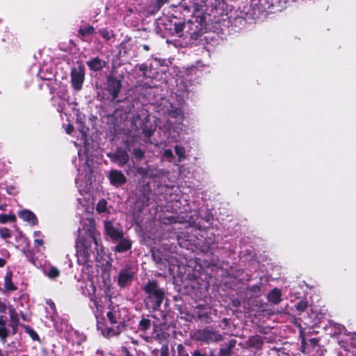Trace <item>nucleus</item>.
<instances>
[{"label":"nucleus","mask_w":356,"mask_h":356,"mask_svg":"<svg viewBox=\"0 0 356 356\" xmlns=\"http://www.w3.org/2000/svg\"><path fill=\"white\" fill-rule=\"evenodd\" d=\"M175 153L178 156V162H181L186 158V152L184 147L176 145L175 147Z\"/></svg>","instance_id":"obj_21"},{"label":"nucleus","mask_w":356,"mask_h":356,"mask_svg":"<svg viewBox=\"0 0 356 356\" xmlns=\"http://www.w3.org/2000/svg\"><path fill=\"white\" fill-rule=\"evenodd\" d=\"M44 274L50 279H56L60 275L59 270L54 266H49L43 270Z\"/></svg>","instance_id":"obj_17"},{"label":"nucleus","mask_w":356,"mask_h":356,"mask_svg":"<svg viewBox=\"0 0 356 356\" xmlns=\"http://www.w3.org/2000/svg\"><path fill=\"white\" fill-rule=\"evenodd\" d=\"M5 260L3 259L0 258V267H3L5 265Z\"/></svg>","instance_id":"obj_45"},{"label":"nucleus","mask_w":356,"mask_h":356,"mask_svg":"<svg viewBox=\"0 0 356 356\" xmlns=\"http://www.w3.org/2000/svg\"><path fill=\"white\" fill-rule=\"evenodd\" d=\"M121 88V82L117 79L110 76L107 79V90L111 95L113 99L118 97Z\"/></svg>","instance_id":"obj_12"},{"label":"nucleus","mask_w":356,"mask_h":356,"mask_svg":"<svg viewBox=\"0 0 356 356\" xmlns=\"http://www.w3.org/2000/svg\"><path fill=\"white\" fill-rule=\"evenodd\" d=\"M18 216L25 222L30 223L32 225L37 224V218L35 215L29 210L24 209L18 213Z\"/></svg>","instance_id":"obj_14"},{"label":"nucleus","mask_w":356,"mask_h":356,"mask_svg":"<svg viewBox=\"0 0 356 356\" xmlns=\"http://www.w3.org/2000/svg\"><path fill=\"white\" fill-rule=\"evenodd\" d=\"M95 33V29L92 26H87L83 28H81L79 31V33L83 37H86L88 35H90Z\"/></svg>","instance_id":"obj_22"},{"label":"nucleus","mask_w":356,"mask_h":356,"mask_svg":"<svg viewBox=\"0 0 356 356\" xmlns=\"http://www.w3.org/2000/svg\"><path fill=\"white\" fill-rule=\"evenodd\" d=\"M108 178L111 184L115 187L122 186L127 181V178L124 175L118 170H111L108 172Z\"/></svg>","instance_id":"obj_11"},{"label":"nucleus","mask_w":356,"mask_h":356,"mask_svg":"<svg viewBox=\"0 0 356 356\" xmlns=\"http://www.w3.org/2000/svg\"><path fill=\"white\" fill-rule=\"evenodd\" d=\"M147 68V66L146 65H142L140 67V70H145Z\"/></svg>","instance_id":"obj_49"},{"label":"nucleus","mask_w":356,"mask_h":356,"mask_svg":"<svg viewBox=\"0 0 356 356\" xmlns=\"http://www.w3.org/2000/svg\"><path fill=\"white\" fill-rule=\"evenodd\" d=\"M6 312V305L0 301V323H3L5 320V314Z\"/></svg>","instance_id":"obj_29"},{"label":"nucleus","mask_w":356,"mask_h":356,"mask_svg":"<svg viewBox=\"0 0 356 356\" xmlns=\"http://www.w3.org/2000/svg\"><path fill=\"white\" fill-rule=\"evenodd\" d=\"M168 115L171 118L176 120L175 125H172L171 121H168L164 126L165 134L168 140L171 143L178 142L180 138V134L183 131L184 125L181 121L184 119V114L180 108L172 107Z\"/></svg>","instance_id":"obj_4"},{"label":"nucleus","mask_w":356,"mask_h":356,"mask_svg":"<svg viewBox=\"0 0 356 356\" xmlns=\"http://www.w3.org/2000/svg\"><path fill=\"white\" fill-rule=\"evenodd\" d=\"M134 154L137 159H143L144 156V152L140 149H135L134 150Z\"/></svg>","instance_id":"obj_32"},{"label":"nucleus","mask_w":356,"mask_h":356,"mask_svg":"<svg viewBox=\"0 0 356 356\" xmlns=\"http://www.w3.org/2000/svg\"><path fill=\"white\" fill-rule=\"evenodd\" d=\"M16 216L14 214H0V222L6 224L8 221L15 222Z\"/></svg>","instance_id":"obj_23"},{"label":"nucleus","mask_w":356,"mask_h":356,"mask_svg":"<svg viewBox=\"0 0 356 356\" xmlns=\"http://www.w3.org/2000/svg\"><path fill=\"white\" fill-rule=\"evenodd\" d=\"M47 304L49 305L51 309H55V308H56L55 304L51 300H47Z\"/></svg>","instance_id":"obj_39"},{"label":"nucleus","mask_w":356,"mask_h":356,"mask_svg":"<svg viewBox=\"0 0 356 356\" xmlns=\"http://www.w3.org/2000/svg\"><path fill=\"white\" fill-rule=\"evenodd\" d=\"M41 233L40 232H34V243L35 246H42L44 243L43 239L40 237Z\"/></svg>","instance_id":"obj_26"},{"label":"nucleus","mask_w":356,"mask_h":356,"mask_svg":"<svg viewBox=\"0 0 356 356\" xmlns=\"http://www.w3.org/2000/svg\"><path fill=\"white\" fill-rule=\"evenodd\" d=\"M168 0H157V4L159 6H161L163 4L166 3Z\"/></svg>","instance_id":"obj_41"},{"label":"nucleus","mask_w":356,"mask_h":356,"mask_svg":"<svg viewBox=\"0 0 356 356\" xmlns=\"http://www.w3.org/2000/svg\"><path fill=\"white\" fill-rule=\"evenodd\" d=\"M135 270L131 267L122 269L119 273L118 284L121 287L127 286L132 282Z\"/></svg>","instance_id":"obj_9"},{"label":"nucleus","mask_w":356,"mask_h":356,"mask_svg":"<svg viewBox=\"0 0 356 356\" xmlns=\"http://www.w3.org/2000/svg\"><path fill=\"white\" fill-rule=\"evenodd\" d=\"M220 356H229V354L227 350H221L220 352Z\"/></svg>","instance_id":"obj_37"},{"label":"nucleus","mask_w":356,"mask_h":356,"mask_svg":"<svg viewBox=\"0 0 356 356\" xmlns=\"http://www.w3.org/2000/svg\"><path fill=\"white\" fill-rule=\"evenodd\" d=\"M8 332L5 327V321L3 323H0V339L3 343L6 341V338L8 337Z\"/></svg>","instance_id":"obj_24"},{"label":"nucleus","mask_w":356,"mask_h":356,"mask_svg":"<svg viewBox=\"0 0 356 356\" xmlns=\"http://www.w3.org/2000/svg\"><path fill=\"white\" fill-rule=\"evenodd\" d=\"M116 245L114 247L113 250L116 252H124L131 248L132 241L128 237H125L124 234L122 237L118 238Z\"/></svg>","instance_id":"obj_13"},{"label":"nucleus","mask_w":356,"mask_h":356,"mask_svg":"<svg viewBox=\"0 0 356 356\" xmlns=\"http://www.w3.org/2000/svg\"><path fill=\"white\" fill-rule=\"evenodd\" d=\"M88 168V170H86V175H85V177H87L88 179L86 180V186H88V184H91L92 183V177H91V173H92V170L91 169Z\"/></svg>","instance_id":"obj_33"},{"label":"nucleus","mask_w":356,"mask_h":356,"mask_svg":"<svg viewBox=\"0 0 356 356\" xmlns=\"http://www.w3.org/2000/svg\"><path fill=\"white\" fill-rule=\"evenodd\" d=\"M127 314V311L125 308H121L118 305L110 306L106 316L111 326H101L99 323L97 325L102 334L110 338L121 333L124 327Z\"/></svg>","instance_id":"obj_3"},{"label":"nucleus","mask_w":356,"mask_h":356,"mask_svg":"<svg viewBox=\"0 0 356 356\" xmlns=\"http://www.w3.org/2000/svg\"><path fill=\"white\" fill-rule=\"evenodd\" d=\"M96 210L99 213H108L106 201L104 199L100 200L97 204Z\"/></svg>","instance_id":"obj_20"},{"label":"nucleus","mask_w":356,"mask_h":356,"mask_svg":"<svg viewBox=\"0 0 356 356\" xmlns=\"http://www.w3.org/2000/svg\"><path fill=\"white\" fill-rule=\"evenodd\" d=\"M73 130H74V127L72 124H67V127H65V132L67 134H72Z\"/></svg>","instance_id":"obj_36"},{"label":"nucleus","mask_w":356,"mask_h":356,"mask_svg":"<svg viewBox=\"0 0 356 356\" xmlns=\"http://www.w3.org/2000/svg\"><path fill=\"white\" fill-rule=\"evenodd\" d=\"M307 307V302L305 301H302V300L298 302L296 305V309L300 312H304Z\"/></svg>","instance_id":"obj_31"},{"label":"nucleus","mask_w":356,"mask_h":356,"mask_svg":"<svg viewBox=\"0 0 356 356\" xmlns=\"http://www.w3.org/2000/svg\"><path fill=\"white\" fill-rule=\"evenodd\" d=\"M99 33L102 38H104L106 40H109L113 36L112 31H108V29H105L99 30Z\"/></svg>","instance_id":"obj_27"},{"label":"nucleus","mask_w":356,"mask_h":356,"mask_svg":"<svg viewBox=\"0 0 356 356\" xmlns=\"http://www.w3.org/2000/svg\"><path fill=\"white\" fill-rule=\"evenodd\" d=\"M0 236L3 238L10 237V230L6 227L0 228Z\"/></svg>","instance_id":"obj_30"},{"label":"nucleus","mask_w":356,"mask_h":356,"mask_svg":"<svg viewBox=\"0 0 356 356\" xmlns=\"http://www.w3.org/2000/svg\"><path fill=\"white\" fill-rule=\"evenodd\" d=\"M143 289L147 294L148 298L154 302L153 308L158 309L164 298V291L158 286L155 281H148Z\"/></svg>","instance_id":"obj_5"},{"label":"nucleus","mask_w":356,"mask_h":356,"mask_svg":"<svg viewBox=\"0 0 356 356\" xmlns=\"http://www.w3.org/2000/svg\"><path fill=\"white\" fill-rule=\"evenodd\" d=\"M82 177H83V175L82 174H79L77 179H76V183L79 184V181H81V179H82Z\"/></svg>","instance_id":"obj_46"},{"label":"nucleus","mask_w":356,"mask_h":356,"mask_svg":"<svg viewBox=\"0 0 356 356\" xmlns=\"http://www.w3.org/2000/svg\"><path fill=\"white\" fill-rule=\"evenodd\" d=\"M150 321L149 319H146V318H143L140 321V323H139V326H140V328L142 330H147L150 327Z\"/></svg>","instance_id":"obj_28"},{"label":"nucleus","mask_w":356,"mask_h":356,"mask_svg":"<svg viewBox=\"0 0 356 356\" xmlns=\"http://www.w3.org/2000/svg\"><path fill=\"white\" fill-rule=\"evenodd\" d=\"M177 350L179 353V356H188V354L183 353L184 346L181 344L178 345Z\"/></svg>","instance_id":"obj_35"},{"label":"nucleus","mask_w":356,"mask_h":356,"mask_svg":"<svg viewBox=\"0 0 356 356\" xmlns=\"http://www.w3.org/2000/svg\"><path fill=\"white\" fill-rule=\"evenodd\" d=\"M149 116L147 114V111L142 110L140 114L138 115L137 117L134 120V125L137 129H143V134L146 138H149L152 135L154 130L147 129L146 123L148 121Z\"/></svg>","instance_id":"obj_7"},{"label":"nucleus","mask_w":356,"mask_h":356,"mask_svg":"<svg viewBox=\"0 0 356 356\" xmlns=\"http://www.w3.org/2000/svg\"><path fill=\"white\" fill-rule=\"evenodd\" d=\"M72 87L76 90H80L84 81V72L81 67L73 68L71 72Z\"/></svg>","instance_id":"obj_8"},{"label":"nucleus","mask_w":356,"mask_h":356,"mask_svg":"<svg viewBox=\"0 0 356 356\" xmlns=\"http://www.w3.org/2000/svg\"><path fill=\"white\" fill-rule=\"evenodd\" d=\"M143 48L145 51H148V50H149V47H148L147 44H143Z\"/></svg>","instance_id":"obj_50"},{"label":"nucleus","mask_w":356,"mask_h":356,"mask_svg":"<svg viewBox=\"0 0 356 356\" xmlns=\"http://www.w3.org/2000/svg\"><path fill=\"white\" fill-rule=\"evenodd\" d=\"M82 228L78 230L79 235L76 241L77 262L80 265H89L92 261L91 244L98 245L97 236L95 222L87 218L81 221Z\"/></svg>","instance_id":"obj_2"},{"label":"nucleus","mask_w":356,"mask_h":356,"mask_svg":"<svg viewBox=\"0 0 356 356\" xmlns=\"http://www.w3.org/2000/svg\"><path fill=\"white\" fill-rule=\"evenodd\" d=\"M10 314L11 318L10 326L13 327V334H15L18 325V320L15 318V311L13 309H10Z\"/></svg>","instance_id":"obj_25"},{"label":"nucleus","mask_w":356,"mask_h":356,"mask_svg":"<svg viewBox=\"0 0 356 356\" xmlns=\"http://www.w3.org/2000/svg\"><path fill=\"white\" fill-rule=\"evenodd\" d=\"M220 4V0H194L188 3H181V8L188 13L192 12V17L186 23V33L192 39H197L207 29L208 15L206 7L216 8Z\"/></svg>","instance_id":"obj_1"},{"label":"nucleus","mask_w":356,"mask_h":356,"mask_svg":"<svg viewBox=\"0 0 356 356\" xmlns=\"http://www.w3.org/2000/svg\"><path fill=\"white\" fill-rule=\"evenodd\" d=\"M80 131H81V136L83 139L86 138V131L84 129V127H81L80 129Z\"/></svg>","instance_id":"obj_38"},{"label":"nucleus","mask_w":356,"mask_h":356,"mask_svg":"<svg viewBox=\"0 0 356 356\" xmlns=\"http://www.w3.org/2000/svg\"><path fill=\"white\" fill-rule=\"evenodd\" d=\"M281 291L277 288L273 289L268 295V300L273 304H278L282 300Z\"/></svg>","instance_id":"obj_15"},{"label":"nucleus","mask_w":356,"mask_h":356,"mask_svg":"<svg viewBox=\"0 0 356 356\" xmlns=\"http://www.w3.org/2000/svg\"><path fill=\"white\" fill-rule=\"evenodd\" d=\"M174 26V32L172 34H175L179 37H181L183 34L184 29H186V24L184 22L175 23Z\"/></svg>","instance_id":"obj_19"},{"label":"nucleus","mask_w":356,"mask_h":356,"mask_svg":"<svg viewBox=\"0 0 356 356\" xmlns=\"http://www.w3.org/2000/svg\"><path fill=\"white\" fill-rule=\"evenodd\" d=\"M193 356H206V355L200 353L199 351L197 350V351L194 352Z\"/></svg>","instance_id":"obj_44"},{"label":"nucleus","mask_w":356,"mask_h":356,"mask_svg":"<svg viewBox=\"0 0 356 356\" xmlns=\"http://www.w3.org/2000/svg\"><path fill=\"white\" fill-rule=\"evenodd\" d=\"M337 332H336L335 333L336 334H339L341 333L343 330H344V327L341 325H338L337 327Z\"/></svg>","instance_id":"obj_40"},{"label":"nucleus","mask_w":356,"mask_h":356,"mask_svg":"<svg viewBox=\"0 0 356 356\" xmlns=\"http://www.w3.org/2000/svg\"><path fill=\"white\" fill-rule=\"evenodd\" d=\"M31 262H32L35 266H37V265H36V264H35V262L33 260V261H31Z\"/></svg>","instance_id":"obj_51"},{"label":"nucleus","mask_w":356,"mask_h":356,"mask_svg":"<svg viewBox=\"0 0 356 356\" xmlns=\"http://www.w3.org/2000/svg\"><path fill=\"white\" fill-rule=\"evenodd\" d=\"M124 356H132L129 354V353L127 351V350L126 348L124 349Z\"/></svg>","instance_id":"obj_47"},{"label":"nucleus","mask_w":356,"mask_h":356,"mask_svg":"<svg viewBox=\"0 0 356 356\" xmlns=\"http://www.w3.org/2000/svg\"><path fill=\"white\" fill-rule=\"evenodd\" d=\"M104 232L112 240L117 241L118 238L124 235V231L120 224L110 220H106L104 222Z\"/></svg>","instance_id":"obj_6"},{"label":"nucleus","mask_w":356,"mask_h":356,"mask_svg":"<svg viewBox=\"0 0 356 356\" xmlns=\"http://www.w3.org/2000/svg\"><path fill=\"white\" fill-rule=\"evenodd\" d=\"M161 356H168V353H167V350H163L162 348L161 351Z\"/></svg>","instance_id":"obj_42"},{"label":"nucleus","mask_w":356,"mask_h":356,"mask_svg":"<svg viewBox=\"0 0 356 356\" xmlns=\"http://www.w3.org/2000/svg\"><path fill=\"white\" fill-rule=\"evenodd\" d=\"M89 286L92 289V293H94V292H95V286H94L93 284H92V283H90V285H89Z\"/></svg>","instance_id":"obj_48"},{"label":"nucleus","mask_w":356,"mask_h":356,"mask_svg":"<svg viewBox=\"0 0 356 356\" xmlns=\"http://www.w3.org/2000/svg\"><path fill=\"white\" fill-rule=\"evenodd\" d=\"M108 156L111 160L120 166L125 165L129 159L127 152L122 149H118L113 153H108Z\"/></svg>","instance_id":"obj_10"},{"label":"nucleus","mask_w":356,"mask_h":356,"mask_svg":"<svg viewBox=\"0 0 356 356\" xmlns=\"http://www.w3.org/2000/svg\"><path fill=\"white\" fill-rule=\"evenodd\" d=\"M4 286L6 290L8 291H14L16 289V287L12 282V273H7L4 278Z\"/></svg>","instance_id":"obj_18"},{"label":"nucleus","mask_w":356,"mask_h":356,"mask_svg":"<svg viewBox=\"0 0 356 356\" xmlns=\"http://www.w3.org/2000/svg\"><path fill=\"white\" fill-rule=\"evenodd\" d=\"M163 156L168 159H171L173 158V153L171 149H165L163 152Z\"/></svg>","instance_id":"obj_34"},{"label":"nucleus","mask_w":356,"mask_h":356,"mask_svg":"<svg viewBox=\"0 0 356 356\" xmlns=\"http://www.w3.org/2000/svg\"><path fill=\"white\" fill-rule=\"evenodd\" d=\"M353 336L356 337V334H353Z\"/></svg>","instance_id":"obj_52"},{"label":"nucleus","mask_w":356,"mask_h":356,"mask_svg":"<svg viewBox=\"0 0 356 356\" xmlns=\"http://www.w3.org/2000/svg\"><path fill=\"white\" fill-rule=\"evenodd\" d=\"M87 64L91 70L94 71H98L102 70L105 66L106 63L98 58H95L92 60L88 61Z\"/></svg>","instance_id":"obj_16"},{"label":"nucleus","mask_w":356,"mask_h":356,"mask_svg":"<svg viewBox=\"0 0 356 356\" xmlns=\"http://www.w3.org/2000/svg\"><path fill=\"white\" fill-rule=\"evenodd\" d=\"M31 337L35 340L38 339V336L35 332L31 334Z\"/></svg>","instance_id":"obj_43"}]
</instances>
